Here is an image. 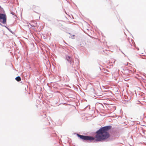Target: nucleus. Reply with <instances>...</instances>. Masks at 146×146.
<instances>
[{
  "label": "nucleus",
  "instance_id": "nucleus-4",
  "mask_svg": "<svg viewBox=\"0 0 146 146\" xmlns=\"http://www.w3.org/2000/svg\"><path fill=\"white\" fill-rule=\"evenodd\" d=\"M66 59L70 63L71 65H73L74 61L73 59L69 56H66Z\"/></svg>",
  "mask_w": 146,
  "mask_h": 146
},
{
  "label": "nucleus",
  "instance_id": "nucleus-8",
  "mask_svg": "<svg viewBox=\"0 0 146 146\" xmlns=\"http://www.w3.org/2000/svg\"><path fill=\"white\" fill-rule=\"evenodd\" d=\"M126 71H127V72H129V70H127Z\"/></svg>",
  "mask_w": 146,
  "mask_h": 146
},
{
  "label": "nucleus",
  "instance_id": "nucleus-3",
  "mask_svg": "<svg viewBox=\"0 0 146 146\" xmlns=\"http://www.w3.org/2000/svg\"><path fill=\"white\" fill-rule=\"evenodd\" d=\"M2 20V23H6V15L0 13V20Z\"/></svg>",
  "mask_w": 146,
  "mask_h": 146
},
{
  "label": "nucleus",
  "instance_id": "nucleus-5",
  "mask_svg": "<svg viewBox=\"0 0 146 146\" xmlns=\"http://www.w3.org/2000/svg\"><path fill=\"white\" fill-rule=\"evenodd\" d=\"M29 24L32 27H36L37 26V23L36 21L34 20H33L31 21L29 23Z\"/></svg>",
  "mask_w": 146,
  "mask_h": 146
},
{
  "label": "nucleus",
  "instance_id": "nucleus-2",
  "mask_svg": "<svg viewBox=\"0 0 146 146\" xmlns=\"http://www.w3.org/2000/svg\"><path fill=\"white\" fill-rule=\"evenodd\" d=\"M77 135L81 139L86 141H92L94 140L95 139L94 137L91 136L81 135L78 134H77Z\"/></svg>",
  "mask_w": 146,
  "mask_h": 146
},
{
  "label": "nucleus",
  "instance_id": "nucleus-6",
  "mask_svg": "<svg viewBox=\"0 0 146 146\" xmlns=\"http://www.w3.org/2000/svg\"><path fill=\"white\" fill-rule=\"evenodd\" d=\"M15 80L19 82L21 80V78L20 76H17L15 78Z\"/></svg>",
  "mask_w": 146,
  "mask_h": 146
},
{
  "label": "nucleus",
  "instance_id": "nucleus-7",
  "mask_svg": "<svg viewBox=\"0 0 146 146\" xmlns=\"http://www.w3.org/2000/svg\"><path fill=\"white\" fill-rule=\"evenodd\" d=\"M74 35H73L72 36H70V37H71V38L74 39Z\"/></svg>",
  "mask_w": 146,
  "mask_h": 146
},
{
  "label": "nucleus",
  "instance_id": "nucleus-1",
  "mask_svg": "<svg viewBox=\"0 0 146 146\" xmlns=\"http://www.w3.org/2000/svg\"><path fill=\"white\" fill-rule=\"evenodd\" d=\"M111 128V126L109 125L101 128L96 132L95 140L97 141H103L108 138L110 136L108 131Z\"/></svg>",
  "mask_w": 146,
  "mask_h": 146
}]
</instances>
